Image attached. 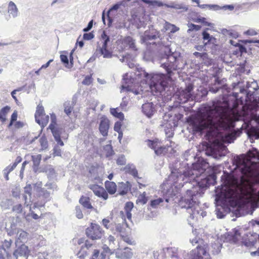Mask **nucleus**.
I'll use <instances>...</instances> for the list:
<instances>
[{
  "label": "nucleus",
  "instance_id": "nucleus-1",
  "mask_svg": "<svg viewBox=\"0 0 259 259\" xmlns=\"http://www.w3.org/2000/svg\"><path fill=\"white\" fill-rule=\"evenodd\" d=\"M208 166V163L204 159H201L193 163L192 167L186 171L177 168L176 166L170 167L171 173L167 180L169 185L177 188L190 184L193 186L191 189L187 190L186 196L179 202L180 206L187 210L192 219H194L196 215L199 213L197 198L202 196L210 184L207 177L202 179L200 181L196 180V178L204 174Z\"/></svg>",
  "mask_w": 259,
  "mask_h": 259
},
{
  "label": "nucleus",
  "instance_id": "nucleus-2",
  "mask_svg": "<svg viewBox=\"0 0 259 259\" xmlns=\"http://www.w3.org/2000/svg\"><path fill=\"white\" fill-rule=\"evenodd\" d=\"M159 63L160 67L165 70L166 75L156 73L150 75V88L152 91L161 93L167 87L174 71L184 69L187 62L180 53L172 52L166 46L159 55Z\"/></svg>",
  "mask_w": 259,
  "mask_h": 259
},
{
  "label": "nucleus",
  "instance_id": "nucleus-3",
  "mask_svg": "<svg viewBox=\"0 0 259 259\" xmlns=\"http://www.w3.org/2000/svg\"><path fill=\"white\" fill-rule=\"evenodd\" d=\"M201 131L210 132H229L235 124L229 114L222 107H209L202 113L200 123Z\"/></svg>",
  "mask_w": 259,
  "mask_h": 259
},
{
  "label": "nucleus",
  "instance_id": "nucleus-4",
  "mask_svg": "<svg viewBox=\"0 0 259 259\" xmlns=\"http://www.w3.org/2000/svg\"><path fill=\"white\" fill-rule=\"evenodd\" d=\"M161 34L160 32L155 29H151L146 30L144 32V34L140 36L141 42L142 44H145L148 45V44H152L154 45H158L159 46L162 45V42L158 41L155 42L154 40L157 38L161 40Z\"/></svg>",
  "mask_w": 259,
  "mask_h": 259
},
{
  "label": "nucleus",
  "instance_id": "nucleus-5",
  "mask_svg": "<svg viewBox=\"0 0 259 259\" xmlns=\"http://www.w3.org/2000/svg\"><path fill=\"white\" fill-rule=\"evenodd\" d=\"M49 128L51 131L57 144L63 146L64 143L62 141L61 138L64 139L67 138V134L66 133L65 127L63 125H57L53 126V124H50Z\"/></svg>",
  "mask_w": 259,
  "mask_h": 259
},
{
  "label": "nucleus",
  "instance_id": "nucleus-6",
  "mask_svg": "<svg viewBox=\"0 0 259 259\" xmlns=\"http://www.w3.org/2000/svg\"><path fill=\"white\" fill-rule=\"evenodd\" d=\"M7 230L8 234L10 236L14 235L17 232V238L15 242L17 246L19 245V244L21 243L24 244L27 241L28 234L22 230L17 231L16 226L14 224H11V230L7 228Z\"/></svg>",
  "mask_w": 259,
  "mask_h": 259
},
{
  "label": "nucleus",
  "instance_id": "nucleus-7",
  "mask_svg": "<svg viewBox=\"0 0 259 259\" xmlns=\"http://www.w3.org/2000/svg\"><path fill=\"white\" fill-rule=\"evenodd\" d=\"M103 233L104 231L101 227L96 224L91 223L90 227L85 230L87 237L93 240L101 239Z\"/></svg>",
  "mask_w": 259,
  "mask_h": 259
},
{
  "label": "nucleus",
  "instance_id": "nucleus-8",
  "mask_svg": "<svg viewBox=\"0 0 259 259\" xmlns=\"http://www.w3.org/2000/svg\"><path fill=\"white\" fill-rule=\"evenodd\" d=\"M192 259H210L209 253L203 247L197 246L191 254Z\"/></svg>",
  "mask_w": 259,
  "mask_h": 259
},
{
  "label": "nucleus",
  "instance_id": "nucleus-9",
  "mask_svg": "<svg viewBox=\"0 0 259 259\" xmlns=\"http://www.w3.org/2000/svg\"><path fill=\"white\" fill-rule=\"evenodd\" d=\"M29 253V250L28 246L24 244H22L20 245V246L14 251L13 255L10 256L13 258V259H17L19 256H27Z\"/></svg>",
  "mask_w": 259,
  "mask_h": 259
},
{
  "label": "nucleus",
  "instance_id": "nucleus-10",
  "mask_svg": "<svg viewBox=\"0 0 259 259\" xmlns=\"http://www.w3.org/2000/svg\"><path fill=\"white\" fill-rule=\"evenodd\" d=\"M142 109L143 113L148 118H151L156 111L155 105L152 102L143 104Z\"/></svg>",
  "mask_w": 259,
  "mask_h": 259
},
{
  "label": "nucleus",
  "instance_id": "nucleus-11",
  "mask_svg": "<svg viewBox=\"0 0 259 259\" xmlns=\"http://www.w3.org/2000/svg\"><path fill=\"white\" fill-rule=\"evenodd\" d=\"M133 255L132 250L129 247L118 249L115 252V256L120 259H130Z\"/></svg>",
  "mask_w": 259,
  "mask_h": 259
},
{
  "label": "nucleus",
  "instance_id": "nucleus-12",
  "mask_svg": "<svg viewBox=\"0 0 259 259\" xmlns=\"http://www.w3.org/2000/svg\"><path fill=\"white\" fill-rule=\"evenodd\" d=\"M109 128V120L105 116L102 117L99 125V131L104 137L108 135Z\"/></svg>",
  "mask_w": 259,
  "mask_h": 259
},
{
  "label": "nucleus",
  "instance_id": "nucleus-13",
  "mask_svg": "<svg viewBox=\"0 0 259 259\" xmlns=\"http://www.w3.org/2000/svg\"><path fill=\"white\" fill-rule=\"evenodd\" d=\"M132 185L130 183L126 181L125 183L121 182L118 184V191L120 195L126 194L130 190Z\"/></svg>",
  "mask_w": 259,
  "mask_h": 259
},
{
  "label": "nucleus",
  "instance_id": "nucleus-14",
  "mask_svg": "<svg viewBox=\"0 0 259 259\" xmlns=\"http://www.w3.org/2000/svg\"><path fill=\"white\" fill-rule=\"evenodd\" d=\"M209 30V28H206L202 32V38L204 41H206V42H204L205 45H207L209 43H214L213 41H215L216 38L214 37L212 35H210V34L207 32V30Z\"/></svg>",
  "mask_w": 259,
  "mask_h": 259
},
{
  "label": "nucleus",
  "instance_id": "nucleus-15",
  "mask_svg": "<svg viewBox=\"0 0 259 259\" xmlns=\"http://www.w3.org/2000/svg\"><path fill=\"white\" fill-rule=\"evenodd\" d=\"M127 227V225L125 222V219H124L122 220V223H118L115 225V231L120 233L121 237H123V235H125Z\"/></svg>",
  "mask_w": 259,
  "mask_h": 259
},
{
  "label": "nucleus",
  "instance_id": "nucleus-16",
  "mask_svg": "<svg viewBox=\"0 0 259 259\" xmlns=\"http://www.w3.org/2000/svg\"><path fill=\"white\" fill-rule=\"evenodd\" d=\"M97 55L102 56L105 59H110L113 56V52L112 51L109 50L108 49H96Z\"/></svg>",
  "mask_w": 259,
  "mask_h": 259
},
{
  "label": "nucleus",
  "instance_id": "nucleus-17",
  "mask_svg": "<svg viewBox=\"0 0 259 259\" xmlns=\"http://www.w3.org/2000/svg\"><path fill=\"white\" fill-rule=\"evenodd\" d=\"M101 38L103 40L101 46H97V49H108V44L110 41V38L105 31H103L101 35Z\"/></svg>",
  "mask_w": 259,
  "mask_h": 259
},
{
  "label": "nucleus",
  "instance_id": "nucleus-18",
  "mask_svg": "<svg viewBox=\"0 0 259 259\" xmlns=\"http://www.w3.org/2000/svg\"><path fill=\"white\" fill-rule=\"evenodd\" d=\"M126 173H128L132 175L134 178L138 177V170L135 166L132 164H128L123 169Z\"/></svg>",
  "mask_w": 259,
  "mask_h": 259
},
{
  "label": "nucleus",
  "instance_id": "nucleus-19",
  "mask_svg": "<svg viewBox=\"0 0 259 259\" xmlns=\"http://www.w3.org/2000/svg\"><path fill=\"white\" fill-rule=\"evenodd\" d=\"M165 6L167 8L181 10V12H187L188 10V6L184 4L172 3L170 5L165 4Z\"/></svg>",
  "mask_w": 259,
  "mask_h": 259
},
{
  "label": "nucleus",
  "instance_id": "nucleus-20",
  "mask_svg": "<svg viewBox=\"0 0 259 259\" xmlns=\"http://www.w3.org/2000/svg\"><path fill=\"white\" fill-rule=\"evenodd\" d=\"M123 43L126 46H128L131 50L135 51L138 50V49L137 48L135 45V40L132 37L130 36L125 37L123 39Z\"/></svg>",
  "mask_w": 259,
  "mask_h": 259
},
{
  "label": "nucleus",
  "instance_id": "nucleus-21",
  "mask_svg": "<svg viewBox=\"0 0 259 259\" xmlns=\"http://www.w3.org/2000/svg\"><path fill=\"white\" fill-rule=\"evenodd\" d=\"M106 190L110 194H114L117 190V186L115 183L106 181L105 183Z\"/></svg>",
  "mask_w": 259,
  "mask_h": 259
},
{
  "label": "nucleus",
  "instance_id": "nucleus-22",
  "mask_svg": "<svg viewBox=\"0 0 259 259\" xmlns=\"http://www.w3.org/2000/svg\"><path fill=\"white\" fill-rule=\"evenodd\" d=\"M45 110L42 105L39 104L37 107L36 112L34 115L35 121L39 123L40 121V117L45 115Z\"/></svg>",
  "mask_w": 259,
  "mask_h": 259
},
{
  "label": "nucleus",
  "instance_id": "nucleus-23",
  "mask_svg": "<svg viewBox=\"0 0 259 259\" xmlns=\"http://www.w3.org/2000/svg\"><path fill=\"white\" fill-rule=\"evenodd\" d=\"M79 202L85 208L92 209L93 208L90 202V199L88 197L81 196Z\"/></svg>",
  "mask_w": 259,
  "mask_h": 259
},
{
  "label": "nucleus",
  "instance_id": "nucleus-24",
  "mask_svg": "<svg viewBox=\"0 0 259 259\" xmlns=\"http://www.w3.org/2000/svg\"><path fill=\"white\" fill-rule=\"evenodd\" d=\"M18 9L16 5L13 2H10L8 6V12L10 15H12L13 18L18 16Z\"/></svg>",
  "mask_w": 259,
  "mask_h": 259
},
{
  "label": "nucleus",
  "instance_id": "nucleus-25",
  "mask_svg": "<svg viewBox=\"0 0 259 259\" xmlns=\"http://www.w3.org/2000/svg\"><path fill=\"white\" fill-rule=\"evenodd\" d=\"M240 236L239 230L234 229L233 233H228V239L234 243H236L238 240V237Z\"/></svg>",
  "mask_w": 259,
  "mask_h": 259
},
{
  "label": "nucleus",
  "instance_id": "nucleus-26",
  "mask_svg": "<svg viewBox=\"0 0 259 259\" xmlns=\"http://www.w3.org/2000/svg\"><path fill=\"white\" fill-rule=\"evenodd\" d=\"M10 110V107L9 106H6L0 110V120L3 122L6 121V116Z\"/></svg>",
  "mask_w": 259,
  "mask_h": 259
},
{
  "label": "nucleus",
  "instance_id": "nucleus-27",
  "mask_svg": "<svg viewBox=\"0 0 259 259\" xmlns=\"http://www.w3.org/2000/svg\"><path fill=\"white\" fill-rule=\"evenodd\" d=\"M103 150L106 152L105 156L107 158H110L115 154L111 144H107L104 146L103 147Z\"/></svg>",
  "mask_w": 259,
  "mask_h": 259
},
{
  "label": "nucleus",
  "instance_id": "nucleus-28",
  "mask_svg": "<svg viewBox=\"0 0 259 259\" xmlns=\"http://www.w3.org/2000/svg\"><path fill=\"white\" fill-rule=\"evenodd\" d=\"M145 142H147V145L148 146L152 149L154 150V151L160 144L158 139H155L154 140H147Z\"/></svg>",
  "mask_w": 259,
  "mask_h": 259
},
{
  "label": "nucleus",
  "instance_id": "nucleus-29",
  "mask_svg": "<svg viewBox=\"0 0 259 259\" xmlns=\"http://www.w3.org/2000/svg\"><path fill=\"white\" fill-rule=\"evenodd\" d=\"M117 108H110V113L114 117L123 120L124 119V114L121 112H117Z\"/></svg>",
  "mask_w": 259,
  "mask_h": 259
},
{
  "label": "nucleus",
  "instance_id": "nucleus-30",
  "mask_svg": "<svg viewBox=\"0 0 259 259\" xmlns=\"http://www.w3.org/2000/svg\"><path fill=\"white\" fill-rule=\"evenodd\" d=\"M49 121V116L48 115L45 114V115H42L40 117V121L37 123L42 127H44L47 125Z\"/></svg>",
  "mask_w": 259,
  "mask_h": 259
},
{
  "label": "nucleus",
  "instance_id": "nucleus-31",
  "mask_svg": "<svg viewBox=\"0 0 259 259\" xmlns=\"http://www.w3.org/2000/svg\"><path fill=\"white\" fill-rule=\"evenodd\" d=\"M46 173L47 174L48 178L50 179H54L57 177L55 169L51 166H49V167L47 169Z\"/></svg>",
  "mask_w": 259,
  "mask_h": 259
},
{
  "label": "nucleus",
  "instance_id": "nucleus-32",
  "mask_svg": "<svg viewBox=\"0 0 259 259\" xmlns=\"http://www.w3.org/2000/svg\"><path fill=\"white\" fill-rule=\"evenodd\" d=\"M41 159V155L40 154L32 156V160L33 161V166L35 167H37L39 165Z\"/></svg>",
  "mask_w": 259,
  "mask_h": 259
},
{
  "label": "nucleus",
  "instance_id": "nucleus-33",
  "mask_svg": "<svg viewBox=\"0 0 259 259\" xmlns=\"http://www.w3.org/2000/svg\"><path fill=\"white\" fill-rule=\"evenodd\" d=\"M12 204V201L11 199H6L3 200L1 203V206L4 209H9Z\"/></svg>",
  "mask_w": 259,
  "mask_h": 259
},
{
  "label": "nucleus",
  "instance_id": "nucleus-34",
  "mask_svg": "<svg viewBox=\"0 0 259 259\" xmlns=\"http://www.w3.org/2000/svg\"><path fill=\"white\" fill-rule=\"evenodd\" d=\"M64 112L68 116H69L72 111V109H73L72 105H71L70 102H65L64 104Z\"/></svg>",
  "mask_w": 259,
  "mask_h": 259
},
{
  "label": "nucleus",
  "instance_id": "nucleus-35",
  "mask_svg": "<svg viewBox=\"0 0 259 259\" xmlns=\"http://www.w3.org/2000/svg\"><path fill=\"white\" fill-rule=\"evenodd\" d=\"M188 27H189V29L187 30V32L188 33H190V32L193 31H198L201 28V26L200 25H196L193 23H188Z\"/></svg>",
  "mask_w": 259,
  "mask_h": 259
},
{
  "label": "nucleus",
  "instance_id": "nucleus-36",
  "mask_svg": "<svg viewBox=\"0 0 259 259\" xmlns=\"http://www.w3.org/2000/svg\"><path fill=\"white\" fill-rule=\"evenodd\" d=\"M163 202V199L159 198L156 199L151 200L150 201V205L153 208H156L160 203Z\"/></svg>",
  "mask_w": 259,
  "mask_h": 259
},
{
  "label": "nucleus",
  "instance_id": "nucleus-37",
  "mask_svg": "<svg viewBox=\"0 0 259 259\" xmlns=\"http://www.w3.org/2000/svg\"><path fill=\"white\" fill-rule=\"evenodd\" d=\"M12 210L17 213H22L23 210V206L21 204H18L13 207Z\"/></svg>",
  "mask_w": 259,
  "mask_h": 259
},
{
  "label": "nucleus",
  "instance_id": "nucleus-38",
  "mask_svg": "<svg viewBox=\"0 0 259 259\" xmlns=\"http://www.w3.org/2000/svg\"><path fill=\"white\" fill-rule=\"evenodd\" d=\"M116 163L119 165H125L126 163V159L123 155H121L117 159Z\"/></svg>",
  "mask_w": 259,
  "mask_h": 259
},
{
  "label": "nucleus",
  "instance_id": "nucleus-39",
  "mask_svg": "<svg viewBox=\"0 0 259 259\" xmlns=\"http://www.w3.org/2000/svg\"><path fill=\"white\" fill-rule=\"evenodd\" d=\"M60 59L61 62L68 68L69 66V60L68 56L66 55L62 54L60 55Z\"/></svg>",
  "mask_w": 259,
  "mask_h": 259
},
{
  "label": "nucleus",
  "instance_id": "nucleus-40",
  "mask_svg": "<svg viewBox=\"0 0 259 259\" xmlns=\"http://www.w3.org/2000/svg\"><path fill=\"white\" fill-rule=\"evenodd\" d=\"M165 150V147H164L163 146H161L160 145H159L158 146V147L154 150V153L157 155H160L164 152Z\"/></svg>",
  "mask_w": 259,
  "mask_h": 259
},
{
  "label": "nucleus",
  "instance_id": "nucleus-41",
  "mask_svg": "<svg viewBox=\"0 0 259 259\" xmlns=\"http://www.w3.org/2000/svg\"><path fill=\"white\" fill-rule=\"evenodd\" d=\"M45 186L48 189L53 190V191L57 190V185L54 182H48L45 185Z\"/></svg>",
  "mask_w": 259,
  "mask_h": 259
},
{
  "label": "nucleus",
  "instance_id": "nucleus-42",
  "mask_svg": "<svg viewBox=\"0 0 259 259\" xmlns=\"http://www.w3.org/2000/svg\"><path fill=\"white\" fill-rule=\"evenodd\" d=\"M212 247L213 250H212V252L213 254H218L221 252V249L222 248V244H214Z\"/></svg>",
  "mask_w": 259,
  "mask_h": 259
},
{
  "label": "nucleus",
  "instance_id": "nucleus-43",
  "mask_svg": "<svg viewBox=\"0 0 259 259\" xmlns=\"http://www.w3.org/2000/svg\"><path fill=\"white\" fill-rule=\"evenodd\" d=\"M95 35L93 32L85 33L83 35V39L85 40H90L94 38Z\"/></svg>",
  "mask_w": 259,
  "mask_h": 259
},
{
  "label": "nucleus",
  "instance_id": "nucleus-44",
  "mask_svg": "<svg viewBox=\"0 0 259 259\" xmlns=\"http://www.w3.org/2000/svg\"><path fill=\"white\" fill-rule=\"evenodd\" d=\"M53 155L54 156H61V150L58 145H55L53 148Z\"/></svg>",
  "mask_w": 259,
  "mask_h": 259
},
{
  "label": "nucleus",
  "instance_id": "nucleus-45",
  "mask_svg": "<svg viewBox=\"0 0 259 259\" xmlns=\"http://www.w3.org/2000/svg\"><path fill=\"white\" fill-rule=\"evenodd\" d=\"M119 8L120 6L118 3H117L112 5L107 12H108V14H111V13H113L114 11H117Z\"/></svg>",
  "mask_w": 259,
  "mask_h": 259
},
{
  "label": "nucleus",
  "instance_id": "nucleus-46",
  "mask_svg": "<svg viewBox=\"0 0 259 259\" xmlns=\"http://www.w3.org/2000/svg\"><path fill=\"white\" fill-rule=\"evenodd\" d=\"M6 253L8 258H9V253L4 247H0V259H5L4 256V254Z\"/></svg>",
  "mask_w": 259,
  "mask_h": 259
},
{
  "label": "nucleus",
  "instance_id": "nucleus-47",
  "mask_svg": "<svg viewBox=\"0 0 259 259\" xmlns=\"http://www.w3.org/2000/svg\"><path fill=\"white\" fill-rule=\"evenodd\" d=\"M134 207V204L132 202H127L124 206L125 211H131L132 209Z\"/></svg>",
  "mask_w": 259,
  "mask_h": 259
},
{
  "label": "nucleus",
  "instance_id": "nucleus-48",
  "mask_svg": "<svg viewBox=\"0 0 259 259\" xmlns=\"http://www.w3.org/2000/svg\"><path fill=\"white\" fill-rule=\"evenodd\" d=\"M128 102L126 100V98L123 97L122 98V100L121 103H120V107L122 109L123 111H126L127 110V106Z\"/></svg>",
  "mask_w": 259,
  "mask_h": 259
},
{
  "label": "nucleus",
  "instance_id": "nucleus-49",
  "mask_svg": "<svg viewBox=\"0 0 259 259\" xmlns=\"http://www.w3.org/2000/svg\"><path fill=\"white\" fill-rule=\"evenodd\" d=\"M75 211H76V217L78 219H82L83 218V214L82 213V211L80 209V207L79 206H76L75 207Z\"/></svg>",
  "mask_w": 259,
  "mask_h": 259
},
{
  "label": "nucleus",
  "instance_id": "nucleus-50",
  "mask_svg": "<svg viewBox=\"0 0 259 259\" xmlns=\"http://www.w3.org/2000/svg\"><path fill=\"white\" fill-rule=\"evenodd\" d=\"M177 250L175 248H170L169 249V254L171 258H178V253H177Z\"/></svg>",
  "mask_w": 259,
  "mask_h": 259
},
{
  "label": "nucleus",
  "instance_id": "nucleus-51",
  "mask_svg": "<svg viewBox=\"0 0 259 259\" xmlns=\"http://www.w3.org/2000/svg\"><path fill=\"white\" fill-rule=\"evenodd\" d=\"M93 26V20H92L88 23L87 26L83 29L82 31L84 32H87L92 28Z\"/></svg>",
  "mask_w": 259,
  "mask_h": 259
},
{
  "label": "nucleus",
  "instance_id": "nucleus-52",
  "mask_svg": "<svg viewBox=\"0 0 259 259\" xmlns=\"http://www.w3.org/2000/svg\"><path fill=\"white\" fill-rule=\"evenodd\" d=\"M42 197L46 200V201H47L49 200L50 197V193L47 190H42Z\"/></svg>",
  "mask_w": 259,
  "mask_h": 259
},
{
  "label": "nucleus",
  "instance_id": "nucleus-53",
  "mask_svg": "<svg viewBox=\"0 0 259 259\" xmlns=\"http://www.w3.org/2000/svg\"><path fill=\"white\" fill-rule=\"evenodd\" d=\"M193 89V86L192 85H188L186 89V92L187 93V96L188 98H190L191 96V92Z\"/></svg>",
  "mask_w": 259,
  "mask_h": 259
},
{
  "label": "nucleus",
  "instance_id": "nucleus-54",
  "mask_svg": "<svg viewBox=\"0 0 259 259\" xmlns=\"http://www.w3.org/2000/svg\"><path fill=\"white\" fill-rule=\"evenodd\" d=\"M209 9L215 11L222 10V6L216 4H210Z\"/></svg>",
  "mask_w": 259,
  "mask_h": 259
},
{
  "label": "nucleus",
  "instance_id": "nucleus-55",
  "mask_svg": "<svg viewBox=\"0 0 259 259\" xmlns=\"http://www.w3.org/2000/svg\"><path fill=\"white\" fill-rule=\"evenodd\" d=\"M31 187L30 185H27L26 186V187L24 188V192L25 194H27L28 195V196L29 198L31 197Z\"/></svg>",
  "mask_w": 259,
  "mask_h": 259
},
{
  "label": "nucleus",
  "instance_id": "nucleus-56",
  "mask_svg": "<svg viewBox=\"0 0 259 259\" xmlns=\"http://www.w3.org/2000/svg\"><path fill=\"white\" fill-rule=\"evenodd\" d=\"M51 123L50 124H53V126H56L57 125V118L56 116L54 113H52L51 114Z\"/></svg>",
  "mask_w": 259,
  "mask_h": 259
},
{
  "label": "nucleus",
  "instance_id": "nucleus-57",
  "mask_svg": "<svg viewBox=\"0 0 259 259\" xmlns=\"http://www.w3.org/2000/svg\"><path fill=\"white\" fill-rule=\"evenodd\" d=\"M92 82V78L89 76H87L82 80V84L84 85H89Z\"/></svg>",
  "mask_w": 259,
  "mask_h": 259
},
{
  "label": "nucleus",
  "instance_id": "nucleus-58",
  "mask_svg": "<svg viewBox=\"0 0 259 259\" xmlns=\"http://www.w3.org/2000/svg\"><path fill=\"white\" fill-rule=\"evenodd\" d=\"M12 244V240H10L9 241L5 240L3 243V244L0 247H4V248L8 249L10 247Z\"/></svg>",
  "mask_w": 259,
  "mask_h": 259
},
{
  "label": "nucleus",
  "instance_id": "nucleus-59",
  "mask_svg": "<svg viewBox=\"0 0 259 259\" xmlns=\"http://www.w3.org/2000/svg\"><path fill=\"white\" fill-rule=\"evenodd\" d=\"M93 190V192L94 194L99 197H100V195L101 194V189L100 190L98 187L97 186H95L93 187V188L92 189Z\"/></svg>",
  "mask_w": 259,
  "mask_h": 259
},
{
  "label": "nucleus",
  "instance_id": "nucleus-60",
  "mask_svg": "<svg viewBox=\"0 0 259 259\" xmlns=\"http://www.w3.org/2000/svg\"><path fill=\"white\" fill-rule=\"evenodd\" d=\"M222 9L225 11L227 10L233 11L234 9V6L233 5H226L222 6Z\"/></svg>",
  "mask_w": 259,
  "mask_h": 259
},
{
  "label": "nucleus",
  "instance_id": "nucleus-61",
  "mask_svg": "<svg viewBox=\"0 0 259 259\" xmlns=\"http://www.w3.org/2000/svg\"><path fill=\"white\" fill-rule=\"evenodd\" d=\"M73 52H74V50H72L70 53L69 59H70V64L69 63V66H68V68H72L73 65Z\"/></svg>",
  "mask_w": 259,
  "mask_h": 259
},
{
  "label": "nucleus",
  "instance_id": "nucleus-62",
  "mask_svg": "<svg viewBox=\"0 0 259 259\" xmlns=\"http://www.w3.org/2000/svg\"><path fill=\"white\" fill-rule=\"evenodd\" d=\"M121 122L119 121H117L115 123L114 126V130L115 131L119 133V132H120V128H121Z\"/></svg>",
  "mask_w": 259,
  "mask_h": 259
},
{
  "label": "nucleus",
  "instance_id": "nucleus-63",
  "mask_svg": "<svg viewBox=\"0 0 259 259\" xmlns=\"http://www.w3.org/2000/svg\"><path fill=\"white\" fill-rule=\"evenodd\" d=\"M110 15H111V14H108V12H107L106 16H107V20H108L107 25L109 27H110L111 26L112 23L113 21V18L111 17Z\"/></svg>",
  "mask_w": 259,
  "mask_h": 259
},
{
  "label": "nucleus",
  "instance_id": "nucleus-64",
  "mask_svg": "<svg viewBox=\"0 0 259 259\" xmlns=\"http://www.w3.org/2000/svg\"><path fill=\"white\" fill-rule=\"evenodd\" d=\"M109 223V220L107 219H104L102 220V225L107 229L110 228Z\"/></svg>",
  "mask_w": 259,
  "mask_h": 259
}]
</instances>
